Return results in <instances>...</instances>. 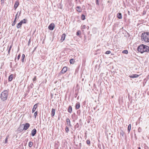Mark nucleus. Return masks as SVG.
<instances>
[{
    "label": "nucleus",
    "mask_w": 149,
    "mask_h": 149,
    "mask_svg": "<svg viewBox=\"0 0 149 149\" xmlns=\"http://www.w3.org/2000/svg\"><path fill=\"white\" fill-rule=\"evenodd\" d=\"M37 132L36 130L35 129H33L31 131V135L33 136L36 134Z\"/></svg>",
    "instance_id": "7"
},
{
    "label": "nucleus",
    "mask_w": 149,
    "mask_h": 149,
    "mask_svg": "<svg viewBox=\"0 0 149 149\" xmlns=\"http://www.w3.org/2000/svg\"><path fill=\"white\" fill-rule=\"evenodd\" d=\"M124 133L123 131L121 130L120 132V134L121 135H122L123 136Z\"/></svg>",
    "instance_id": "29"
},
{
    "label": "nucleus",
    "mask_w": 149,
    "mask_h": 149,
    "mask_svg": "<svg viewBox=\"0 0 149 149\" xmlns=\"http://www.w3.org/2000/svg\"><path fill=\"white\" fill-rule=\"evenodd\" d=\"M80 107V104L78 102L76 104L75 108L76 109H78Z\"/></svg>",
    "instance_id": "16"
},
{
    "label": "nucleus",
    "mask_w": 149,
    "mask_h": 149,
    "mask_svg": "<svg viewBox=\"0 0 149 149\" xmlns=\"http://www.w3.org/2000/svg\"><path fill=\"white\" fill-rule=\"evenodd\" d=\"M16 57L15 58V61H16Z\"/></svg>",
    "instance_id": "45"
},
{
    "label": "nucleus",
    "mask_w": 149,
    "mask_h": 149,
    "mask_svg": "<svg viewBox=\"0 0 149 149\" xmlns=\"http://www.w3.org/2000/svg\"><path fill=\"white\" fill-rule=\"evenodd\" d=\"M30 126V125L29 123H26L24 125L23 130H27L29 127Z\"/></svg>",
    "instance_id": "5"
},
{
    "label": "nucleus",
    "mask_w": 149,
    "mask_h": 149,
    "mask_svg": "<svg viewBox=\"0 0 149 149\" xmlns=\"http://www.w3.org/2000/svg\"><path fill=\"white\" fill-rule=\"evenodd\" d=\"M55 27V25L53 23H51L48 26V28L51 30H52L54 29Z\"/></svg>",
    "instance_id": "4"
},
{
    "label": "nucleus",
    "mask_w": 149,
    "mask_h": 149,
    "mask_svg": "<svg viewBox=\"0 0 149 149\" xmlns=\"http://www.w3.org/2000/svg\"><path fill=\"white\" fill-rule=\"evenodd\" d=\"M1 100L4 101L7 100L8 95V92L7 90H5L1 93Z\"/></svg>",
    "instance_id": "3"
},
{
    "label": "nucleus",
    "mask_w": 149,
    "mask_h": 149,
    "mask_svg": "<svg viewBox=\"0 0 149 149\" xmlns=\"http://www.w3.org/2000/svg\"><path fill=\"white\" fill-rule=\"evenodd\" d=\"M146 13V12H145V11H143V15L145 14Z\"/></svg>",
    "instance_id": "42"
},
{
    "label": "nucleus",
    "mask_w": 149,
    "mask_h": 149,
    "mask_svg": "<svg viewBox=\"0 0 149 149\" xmlns=\"http://www.w3.org/2000/svg\"><path fill=\"white\" fill-rule=\"evenodd\" d=\"M90 142L89 140H87L86 141V143L87 144L89 145L90 144Z\"/></svg>",
    "instance_id": "32"
},
{
    "label": "nucleus",
    "mask_w": 149,
    "mask_h": 149,
    "mask_svg": "<svg viewBox=\"0 0 149 149\" xmlns=\"http://www.w3.org/2000/svg\"><path fill=\"white\" fill-rule=\"evenodd\" d=\"M138 149H141L140 147H139L138 148Z\"/></svg>",
    "instance_id": "47"
},
{
    "label": "nucleus",
    "mask_w": 149,
    "mask_h": 149,
    "mask_svg": "<svg viewBox=\"0 0 149 149\" xmlns=\"http://www.w3.org/2000/svg\"><path fill=\"white\" fill-rule=\"evenodd\" d=\"M38 104V103H37L34 105L32 110V112L33 113L35 111L37 107Z\"/></svg>",
    "instance_id": "9"
},
{
    "label": "nucleus",
    "mask_w": 149,
    "mask_h": 149,
    "mask_svg": "<svg viewBox=\"0 0 149 149\" xmlns=\"http://www.w3.org/2000/svg\"><path fill=\"white\" fill-rule=\"evenodd\" d=\"M68 111L70 113H72V108L71 106H69Z\"/></svg>",
    "instance_id": "18"
},
{
    "label": "nucleus",
    "mask_w": 149,
    "mask_h": 149,
    "mask_svg": "<svg viewBox=\"0 0 149 149\" xmlns=\"http://www.w3.org/2000/svg\"><path fill=\"white\" fill-rule=\"evenodd\" d=\"M13 74H11L8 77V80L10 81H12L13 79Z\"/></svg>",
    "instance_id": "17"
},
{
    "label": "nucleus",
    "mask_w": 149,
    "mask_h": 149,
    "mask_svg": "<svg viewBox=\"0 0 149 149\" xmlns=\"http://www.w3.org/2000/svg\"><path fill=\"white\" fill-rule=\"evenodd\" d=\"M21 14V11H20V12L19 13V16Z\"/></svg>",
    "instance_id": "43"
},
{
    "label": "nucleus",
    "mask_w": 149,
    "mask_h": 149,
    "mask_svg": "<svg viewBox=\"0 0 149 149\" xmlns=\"http://www.w3.org/2000/svg\"><path fill=\"white\" fill-rule=\"evenodd\" d=\"M7 138H6L5 140V143H6L7 142Z\"/></svg>",
    "instance_id": "41"
},
{
    "label": "nucleus",
    "mask_w": 149,
    "mask_h": 149,
    "mask_svg": "<svg viewBox=\"0 0 149 149\" xmlns=\"http://www.w3.org/2000/svg\"><path fill=\"white\" fill-rule=\"evenodd\" d=\"M131 129V125L130 124H129L128 127V131L129 133L130 132Z\"/></svg>",
    "instance_id": "22"
},
{
    "label": "nucleus",
    "mask_w": 149,
    "mask_h": 149,
    "mask_svg": "<svg viewBox=\"0 0 149 149\" xmlns=\"http://www.w3.org/2000/svg\"><path fill=\"white\" fill-rule=\"evenodd\" d=\"M32 145H33V143L31 141L30 142L29 144V147L31 148L32 146Z\"/></svg>",
    "instance_id": "25"
},
{
    "label": "nucleus",
    "mask_w": 149,
    "mask_h": 149,
    "mask_svg": "<svg viewBox=\"0 0 149 149\" xmlns=\"http://www.w3.org/2000/svg\"><path fill=\"white\" fill-rule=\"evenodd\" d=\"M22 24H21V23L19 22V23L17 24V29H19L22 26Z\"/></svg>",
    "instance_id": "19"
},
{
    "label": "nucleus",
    "mask_w": 149,
    "mask_h": 149,
    "mask_svg": "<svg viewBox=\"0 0 149 149\" xmlns=\"http://www.w3.org/2000/svg\"><path fill=\"white\" fill-rule=\"evenodd\" d=\"M19 4V3L17 1L15 2L14 5V8L15 10L17 8Z\"/></svg>",
    "instance_id": "12"
},
{
    "label": "nucleus",
    "mask_w": 149,
    "mask_h": 149,
    "mask_svg": "<svg viewBox=\"0 0 149 149\" xmlns=\"http://www.w3.org/2000/svg\"><path fill=\"white\" fill-rule=\"evenodd\" d=\"M138 131L139 132H141V129L140 127H139L138 129Z\"/></svg>",
    "instance_id": "34"
},
{
    "label": "nucleus",
    "mask_w": 149,
    "mask_h": 149,
    "mask_svg": "<svg viewBox=\"0 0 149 149\" xmlns=\"http://www.w3.org/2000/svg\"><path fill=\"white\" fill-rule=\"evenodd\" d=\"M96 4L98 5L99 4V3L98 2V0H96Z\"/></svg>",
    "instance_id": "39"
},
{
    "label": "nucleus",
    "mask_w": 149,
    "mask_h": 149,
    "mask_svg": "<svg viewBox=\"0 0 149 149\" xmlns=\"http://www.w3.org/2000/svg\"><path fill=\"white\" fill-rule=\"evenodd\" d=\"M74 62V60L73 59H71L70 61V62L71 64H73Z\"/></svg>",
    "instance_id": "23"
},
{
    "label": "nucleus",
    "mask_w": 149,
    "mask_h": 149,
    "mask_svg": "<svg viewBox=\"0 0 149 149\" xmlns=\"http://www.w3.org/2000/svg\"><path fill=\"white\" fill-rule=\"evenodd\" d=\"M18 13V12L17 13V14H16V15L15 16V17L14 20L12 24V25L13 26H14L16 24V19H17V16Z\"/></svg>",
    "instance_id": "8"
},
{
    "label": "nucleus",
    "mask_w": 149,
    "mask_h": 149,
    "mask_svg": "<svg viewBox=\"0 0 149 149\" xmlns=\"http://www.w3.org/2000/svg\"><path fill=\"white\" fill-rule=\"evenodd\" d=\"M27 20H26L25 19H24L23 20H22L20 22V23H21V24H22L23 23H26V21Z\"/></svg>",
    "instance_id": "20"
},
{
    "label": "nucleus",
    "mask_w": 149,
    "mask_h": 149,
    "mask_svg": "<svg viewBox=\"0 0 149 149\" xmlns=\"http://www.w3.org/2000/svg\"><path fill=\"white\" fill-rule=\"evenodd\" d=\"M111 52L110 51H107L106 52L105 54H109L111 53Z\"/></svg>",
    "instance_id": "31"
},
{
    "label": "nucleus",
    "mask_w": 149,
    "mask_h": 149,
    "mask_svg": "<svg viewBox=\"0 0 149 149\" xmlns=\"http://www.w3.org/2000/svg\"><path fill=\"white\" fill-rule=\"evenodd\" d=\"M81 19L83 20H84L85 19V16L84 15H82L81 16Z\"/></svg>",
    "instance_id": "26"
},
{
    "label": "nucleus",
    "mask_w": 149,
    "mask_h": 149,
    "mask_svg": "<svg viewBox=\"0 0 149 149\" xmlns=\"http://www.w3.org/2000/svg\"><path fill=\"white\" fill-rule=\"evenodd\" d=\"M67 71V68L66 67H64L61 71V72L62 74L65 73Z\"/></svg>",
    "instance_id": "6"
},
{
    "label": "nucleus",
    "mask_w": 149,
    "mask_h": 149,
    "mask_svg": "<svg viewBox=\"0 0 149 149\" xmlns=\"http://www.w3.org/2000/svg\"><path fill=\"white\" fill-rule=\"evenodd\" d=\"M20 54H19L18 55V56H17V60H19V59L20 58Z\"/></svg>",
    "instance_id": "36"
},
{
    "label": "nucleus",
    "mask_w": 149,
    "mask_h": 149,
    "mask_svg": "<svg viewBox=\"0 0 149 149\" xmlns=\"http://www.w3.org/2000/svg\"><path fill=\"white\" fill-rule=\"evenodd\" d=\"M86 25H84L82 26V29H85L86 28Z\"/></svg>",
    "instance_id": "38"
},
{
    "label": "nucleus",
    "mask_w": 149,
    "mask_h": 149,
    "mask_svg": "<svg viewBox=\"0 0 149 149\" xmlns=\"http://www.w3.org/2000/svg\"><path fill=\"white\" fill-rule=\"evenodd\" d=\"M65 34L64 33L61 36V40H62V42H63L65 39Z\"/></svg>",
    "instance_id": "14"
},
{
    "label": "nucleus",
    "mask_w": 149,
    "mask_h": 149,
    "mask_svg": "<svg viewBox=\"0 0 149 149\" xmlns=\"http://www.w3.org/2000/svg\"><path fill=\"white\" fill-rule=\"evenodd\" d=\"M141 40L146 42H149V32L142 33L141 36Z\"/></svg>",
    "instance_id": "2"
},
{
    "label": "nucleus",
    "mask_w": 149,
    "mask_h": 149,
    "mask_svg": "<svg viewBox=\"0 0 149 149\" xmlns=\"http://www.w3.org/2000/svg\"><path fill=\"white\" fill-rule=\"evenodd\" d=\"M117 17L119 19H121L122 18V14L120 13H118L117 15Z\"/></svg>",
    "instance_id": "15"
},
{
    "label": "nucleus",
    "mask_w": 149,
    "mask_h": 149,
    "mask_svg": "<svg viewBox=\"0 0 149 149\" xmlns=\"http://www.w3.org/2000/svg\"><path fill=\"white\" fill-rule=\"evenodd\" d=\"M66 121L67 124L69 126H71V125L70 124V119L69 118H67L66 119Z\"/></svg>",
    "instance_id": "10"
},
{
    "label": "nucleus",
    "mask_w": 149,
    "mask_h": 149,
    "mask_svg": "<svg viewBox=\"0 0 149 149\" xmlns=\"http://www.w3.org/2000/svg\"><path fill=\"white\" fill-rule=\"evenodd\" d=\"M69 128H68V127L67 126L65 127V132L67 133H68V132H69Z\"/></svg>",
    "instance_id": "27"
},
{
    "label": "nucleus",
    "mask_w": 149,
    "mask_h": 149,
    "mask_svg": "<svg viewBox=\"0 0 149 149\" xmlns=\"http://www.w3.org/2000/svg\"><path fill=\"white\" fill-rule=\"evenodd\" d=\"M37 114V112L36 111L34 113V116L35 117V118H36V116Z\"/></svg>",
    "instance_id": "30"
},
{
    "label": "nucleus",
    "mask_w": 149,
    "mask_h": 149,
    "mask_svg": "<svg viewBox=\"0 0 149 149\" xmlns=\"http://www.w3.org/2000/svg\"><path fill=\"white\" fill-rule=\"evenodd\" d=\"M36 76L34 77V78L33 79V81H36Z\"/></svg>",
    "instance_id": "37"
},
{
    "label": "nucleus",
    "mask_w": 149,
    "mask_h": 149,
    "mask_svg": "<svg viewBox=\"0 0 149 149\" xmlns=\"http://www.w3.org/2000/svg\"><path fill=\"white\" fill-rule=\"evenodd\" d=\"M77 10L79 12H80L81 11V9L80 8V7L79 6H77Z\"/></svg>",
    "instance_id": "21"
},
{
    "label": "nucleus",
    "mask_w": 149,
    "mask_h": 149,
    "mask_svg": "<svg viewBox=\"0 0 149 149\" xmlns=\"http://www.w3.org/2000/svg\"><path fill=\"white\" fill-rule=\"evenodd\" d=\"M36 47L34 48V50H35V49H36Z\"/></svg>",
    "instance_id": "46"
},
{
    "label": "nucleus",
    "mask_w": 149,
    "mask_h": 149,
    "mask_svg": "<svg viewBox=\"0 0 149 149\" xmlns=\"http://www.w3.org/2000/svg\"><path fill=\"white\" fill-rule=\"evenodd\" d=\"M25 56V55L24 54H22V57L21 60H22V61L23 62H24V59Z\"/></svg>",
    "instance_id": "24"
},
{
    "label": "nucleus",
    "mask_w": 149,
    "mask_h": 149,
    "mask_svg": "<svg viewBox=\"0 0 149 149\" xmlns=\"http://www.w3.org/2000/svg\"><path fill=\"white\" fill-rule=\"evenodd\" d=\"M11 47H12V46H10V47L9 48V49H8V50L9 51H10V50L11 49Z\"/></svg>",
    "instance_id": "40"
},
{
    "label": "nucleus",
    "mask_w": 149,
    "mask_h": 149,
    "mask_svg": "<svg viewBox=\"0 0 149 149\" xmlns=\"http://www.w3.org/2000/svg\"><path fill=\"white\" fill-rule=\"evenodd\" d=\"M80 31H78L76 33V35L77 36H79L80 34Z\"/></svg>",
    "instance_id": "33"
},
{
    "label": "nucleus",
    "mask_w": 149,
    "mask_h": 149,
    "mask_svg": "<svg viewBox=\"0 0 149 149\" xmlns=\"http://www.w3.org/2000/svg\"><path fill=\"white\" fill-rule=\"evenodd\" d=\"M10 51H9V50H8V54L10 53Z\"/></svg>",
    "instance_id": "44"
},
{
    "label": "nucleus",
    "mask_w": 149,
    "mask_h": 149,
    "mask_svg": "<svg viewBox=\"0 0 149 149\" xmlns=\"http://www.w3.org/2000/svg\"><path fill=\"white\" fill-rule=\"evenodd\" d=\"M122 53L127 54L128 53V51L127 50H124L123 51Z\"/></svg>",
    "instance_id": "28"
},
{
    "label": "nucleus",
    "mask_w": 149,
    "mask_h": 149,
    "mask_svg": "<svg viewBox=\"0 0 149 149\" xmlns=\"http://www.w3.org/2000/svg\"><path fill=\"white\" fill-rule=\"evenodd\" d=\"M76 1H77V0H75Z\"/></svg>",
    "instance_id": "49"
},
{
    "label": "nucleus",
    "mask_w": 149,
    "mask_h": 149,
    "mask_svg": "<svg viewBox=\"0 0 149 149\" xmlns=\"http://www.w3.org/2000/svg\"><path fill=\"white\" fill-rule=\"evenodd\" d=\"M77 125H78V123H77Z\"/></svg>",
    "instance_id": "48"
},
{
    "label": "nucleus",
    "mask_w": 149,
    "mask_h": 149,
    "mask_svg": "<svg viewBox=\"0 0 149 149\" xmlns=\"http://www.w3.org/2000/svg\"><path fill=\"white\" fill-rule=\"evenodd\" d=\"M137 50L138 52H140L141 53H143L145 52H148L149 47L148 46L142 44L139 46Z\"/></svg>",
    "instance_id": "1"
},
{
    "label": "nucleus",
    "mask_w": 149,
    "mask_h": 149,
    "mask_svg": "<svg viewBox=\"0 0 149 149\" xmlns=\"http://www.w3.org/2000/svg\"><path fill=\"white\" fill-rule=\"evenodd\" d=\"M55 109L53 108L52 109L51 111V115L53 117L54 116L55 114Z\"/></svg>",
    "instance_id": "13"
},
{
    "label": "nucleus",
    "mask_w": 149,
    "mask_h": 149,
    "mask_svg": "<svg viewBox=\"0 0 149 149\" xmlns=\"http://www.w3.org/2000/svg\"><path fill=\"white\" fill-rule=\"evenodd\" d=\"M30 42H31V40H30V39L29 40V41L28 42V46H29V45L30 44Z\"/></svg>",
    "instance_id": "35"
},
{
    "label": "nucleus",
    "mask_w": 149,
    "mask_h": 149,
    "mask_svg": "<svg viewBox=\"0 0 149 149\" xmlns=\"http://www.w3.org/2000/svg\"><path fill=\"white\" fill-rule=\"evenodd\" d=\"M139 76V75L137 74H133L130 76V77L131 78H137Z\"/></svg>",
    "instance_id": "11"
}]
</instances>
